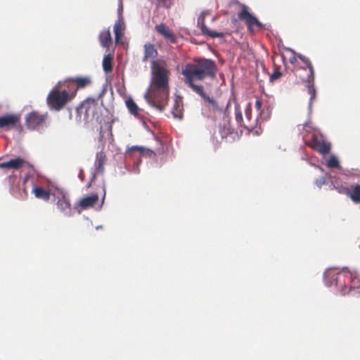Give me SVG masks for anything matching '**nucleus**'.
<instances>
[{"instance_id":"nucleus-2","label":"nucleus","mask_w":360,"mask_h":360,"mask_svg":"<svg viewBox=\"0 0 360 360\" xmlns=\"http://www.w3.org/2000/svg\"><path fill=\"white\" fill-rule=\"evenodd\" d=\"M151 70V86L144 97L149 105L162 112L169 99V71L155 60L152 61Z\"/></svg>"},{"instance_id":"nucleus-26","label":"nucleus","mask_w":360,"mask_h":360,"mask_svg":"<svg viewBox=\"0 0 360 360\" xmlns=\"http://www.w3.org/2000/svg\"><path fill=\"white\" fill-rule=\"evenodd\" d=\"M126 105L131 114L134 115H137L139 114V108L131 98L126 101Z\"/></svg>"},{"instance_id":"nucleus-16","label":"nucleus","mask_w":360,"mask_h":360,"mask_svg":"<svg viewBox=\"0 0 360 360\" xmlns=\"http://www.w3.org/2000/svg\"><path fill=\"white\" fill-rule=\"evenodd\" d=\"M56 205L58 209L65 216L70 217L71 215V203L69 198L66 195L63 193L60 197L58 198Z\"/></svg>"},{"instance_id":"nucleus-32","label":"nucleus","mask_w":360,"mask_h":360,"mask_svg":"<svg viewBox=\"0 0 360 360\" xmlns=\"http://www.w3.org/2000/svg\"><path fill=\"white\" fill-rule=\"evenodd\" d=\"M338 192L342 194L346 195L347 197L349 198L350 195V189H351V185L349 186H341L340 188H337Z\"/></svg>"},{"instance_id":"nucleus-8","label":"nucleus","mask_w":360,"mask_h":360,"mask_svg":"<svg viewBox=\"0 0 360 360\" xmlns=\"http://www.w3.org/2000/svg\"><path fill=\"white\" fill-rule=\"evenodd\" d=\"M91 84V79L89 76L72 77L65 81L68 89L72 94H74V97L76 96L78 89H84Z\"/></svg>"},{"instance_id":"nucleus-19","label":"nucleus","mask_w":360,"mask_h":360,"mask_svg":"<svg viewBox=\"0 0 360 360\" xmlns=\"http://www.w3.org/2000/svg\"><path fill=\"white\" fill-rule=\"evenodd\" d=\"M32 193L34 196L44 201H48L50 199L51 193L50 191L46 190L40 186H34L32 188Z\"/></svg>"},{"instance_id":"nucleus-14","label":"nucleus","mask_w":360,"mask_h":360,"mask_svg":"<svg viewBox=\"0 0 360 360\" xmlns=\"http://www.w3.org/2000/svg\"><path fill=\"white\" fill-rule=\"evenodd\" d=\"M27 165H29L28 162L23 158L17 157L8 161L1 162L0 169L18 170Z\"/></svg>"},{"instance_id":"nucleus-25","label":"nucleus","mask_w":360,"mask_h":360,"mask_svg":"<svg viewBox=\"0 0 360 360\" xmlns=\"http://www.w3.org/2000/svg\"><path fill=\"white\" fill-rule=\"evenodd\" d=\"M103 70L106 72H110L113 68V57L112 56L108 54L104 56L103 59Z\"/></svg>"},{"instance_id":"nucleus-5","label":"nucleus","mask_w":360,"mask_h":360,"mask_svg":"<svg viewBox=\"0 0 360 360\" xmlns=\"http://www.w3.org/2000/svg\"><path fill=\"white\" fill-rule=\"evenodd\" d=\"M101 107L98 101L94 98H87L76 108V121L77 122H89L94 120H98Z\"/></svg>"},{"instance_id":"nucleus-22","label":"nucleus","mask_w":360,"mask_h":360,"mask_svg":"<svg viewBox=\"0 0 360 360\" xmlns=\"http://www.w3.org/2000/svg\"><path fill=\"white\" fill-rule=\"evenodd\" d=\"M183 111L184 108L181 101L175 99L172 110V113L174 117L181 119L183 117Z\"/></svg>"},{"instance_id":"nucleus-30","label":"nucleus","mask_w":360,"mask_h":360,"mask_svg":"<svg viewBox=\"0 0 360 360\" xmlns=\"http://www.w3.org/2000/svg\"><path fill=\"white\" fill-rule=\"evenodd\" d=\"M236 120L240 126H243L245 121L243 119V115L238 104L235 106Z\"/></svg>"},{"instance_id":"nucleus-24","label":"nucleus","mask_w":360,"mask_h":360,"mask_svg":"<svg viewBox=\"0 0 360 360\" xmlns=\"http://www.w3.org/2000/svg\"><path fill=\"white\" fill-rule=\"evenodd\" d=\"M200 30L203 34L207 35L210 37L211 38H222L225 36V34L224 32H218L215 31L210 30L206 26L204 20H202V22L200 25Z\"/></svg>"},{"instance_id":"nucleus-21","label":"nucleus","mask_w":360,"mask_h":360,"mask_svg":"<svg viewBox=\"0 0 360 360\" xmlns=\"http://www.w3.org/2000/svg\"><path fill=\"white\" fill-rule=\"evenodd\" d=\"M99 41L102 46L109 49L112 44V37L110 29L101 32L99 34Z\"/></svg>"},{"instance_id":"nucleus-20","label":"nucleus","mask_w":360,"mask_h":360,"mask_svg":"<svg viewBox=\"0 0 360 360\" xmlns=\"http://www.w3.org/2000/svg\"><path fill=\"white\" fill-rule=\"evenodd\" d=\"M158 56V51L152 44H146L144 46V56L143 61H147L148 59H154Z\"/></svg>"},{"instance_id":"nucleus-31","label":"nucleus","mask_w":360,"mask_h":360,"mask_svg":"<svg viewBox=\"0 0 360 360\" xmlns=\"http://www.w3.org/2000/svg\"><path fill=\"white\" fill-rule=\"evenodd\" d=\"M281 76H282V72L280 70V68L274 67V72L270 77V80L271 81L276 80V79H279Z\"/></svg>"},{"instance_id":"nucleus-4","label":"nucleus","mask_w":360,"mask_h":360,"mask_svg":"<svg viewBox=\"0 0 360 360\" xmlns=\"http://www.w3.org/2000/svg\"><path fill=\"white\" fill-rule=\"evenodd\" d=\"M297 57L306 65V68H297L295 69V75L299 77L302 82L306 83V86L308 89V94L310 95L309 108L311 107V103L316 98V91L314 88V70L313 65L308 58L302 55L297 54Z\"/></svg>"},{"instance_id":"nucleus-10","label":"nucleus","mask_w":360,"mask_h":360,"mask_svg":"<svg viewBox=\"0 0 360 360\" xmlns=\"http://www.w3.org/2000/svg\"><path fill=\"white\" fill-rule=\"evenodd\" d=\"M238 17L240 20L245 22L250 30H252L254 26H257L259 29L263 27V25L255 16L249 12L248 8L245 5L242 6L241 11L238 13Z\"/></svg>"},{"instance_id":"nucleus-17","label":"nucleus","mask_w":360,"mask_h":360,"mask_svg":"<svg viewBox=\"0 0 360 360\" xmlns=\"http://www.w3.org/2000/svg\"><path fill=\"white\" fill-rule=\"evenodd\" d=\"M155 30L163 36L167 40L172 43H175L176 37L172 31L166 25L161 23L155 26Z\"/></svg>"},{"instance_id":"nucleus-33","label":"nucleus","mask_w":360,"mask_h":360,"mask_svg":"<svg viewBox=\"0 0 360 360\" xmlns=\"http://www.w3.org/2000/svg\"><path fill=\"white\" fill-rule=\"evenodd\" d=\"M290 50L292 51V56L290 57L289 61L291 64L293 65V64L296 63V62L297 60V56H295V53L292 50H291V49H290Z\"/></svg>"},{"instance_id":"nucleus-9","label":"nucleus","mask_w":360,"mask_h":360,"mask_svg":"<svg viewBox=\"0 0 360 360\" xmlns=\"http://www.w3.org/2000/svg\"><path fill=\"white\" fill-rule=\"evenodd\" d=\"M308 146L314 150L323 155L328 154L331 149V145L329 142L315 134L309 141Z\"/></svg>"},{"instance_id":"nucleus-35","label":"nucleus","mask_w":360,"mask_h":360,"mask_svg":"<svg viewBox=\"0 0 360 360\" xmlns=\"http://www.w3.org/2000/svg\"><path fill=\"white\" fill-rule=\"evenodd\" d=\"M79 178L82 180H84V174L83 169H80L79 174Z\"/></svg>"},{"instance_id":"nucleus-13","label":"nucleus","mask_w":360,"mask_h":360,"mask_svg":"<svg viewBox=\"0 0 360 360\" xmlns=\"http://www.w3.org/2000/svg\"><path fill=\"white\" fill-rule=\"evenodd\" d=\"M20 122V116L16 114H6L0 116V129L9 130L14 128Z\"/></svg>"},{"instance_id":"nucleus-23","label":"nucleus","mask_w":360,"mask_h":360,"mask_svg":"<svg viewBox=\"0 0 360 360\" xmlns=\"http://www.w3.org/2000/svg\"><path fill=\"white\" fill-rule=\"evenodd\" d=\"M350 191L349 198L353 202L360 204V184H352Z\"/></svg>"},{"instance_id":"nucleus-1","label":"nucleus","mask_w":360,"mask_h":360,"mask_svg":"<svg viewBox=\"0 0 360 360\" xmlns=\"http://www.w3.org/2000/svg\"><path fill=\"white\" fill-rule=\"evenodd\" d=\"M216 72L215 63L212 60L202 58L195 60L192 63H187L182 70V75L184 76V83L207 102L206 108L210 111L214 115H223L224 117L229 120L228 108L230 101H228L224 107L214 98L208 96L204 92L202 85L195 84L196 81H202L207 77H214Z\"/></svg>"},{"instance_id":"nucleus-15","label":"nucleus","mask_w":360,"mask_h":360,"mask_svg":"<svg viewBox=\"0 0 360 360\" xmlns=\"http://www.w3.org/2000/svg\"><path fill=\"white\" fill-rule=\"evenodd\" d=\"M245 123L243 124V127L248 129H254L259 127L257 116H252V105L249 103L245 108Z\"/></svg>"},{"instance_id":"nucleus-29","label":"nucleus","mask_w":360,"mask_h":360,"mask_svg":"<svg viewBox=\"0 0 360 360\" xmlns=\"http://www.w3.org/2000/svg\"><path fill=\"white\" fill-rule=\"evenodd\" d=\"M129 151H130V152L139 151L141 154L147 153L149 155H155L153 151H152L150 150H148V149H146V148H145L143 147L137 146H131L129 149Z\"/></svg>"},{"instance_id":"nucleus-27","label":"nucleus","mask_w":360,"mask_h":360,"mask_svg":"<svg viewBox=\"0 0 360 360\" xmlns=\"http://www.w3.org/2000/svg\"><path fill=\"white\" fill-rule=\"evenodd\" d=\"M122 22L121 21H117L115 25H114V32H115V41L117 43L119 42L120 38L122 37Z\"/></svg>"},{"instance_id":"nucleus-28","label":"nucleus","mask_w":360,"mask_h":360,"mask_svg":"<svg viewBox=\"0 0 360 360\" xmlns=\"http://www.w3.org/2000/svg\"><path fill=\"white\" fill-rule=\"evenodd\" d=\"M326 165L330 169H339L340 168V162L335 155H330L327 160Z\"/></svg>"},{"instance_id":"nucleus-36","label":"nucleus","mask_w":360,"mask_h":360,"mask_svg":"<svg viewBox=\"0 0 360 360\" xmlns=\"http://www.w3.org/2000/svg\"><path fill=\"white\" fill-rule=\"evenodd\" d=\"M105 193H104V195H103V198H105ZM103 200H104V199H103Z\"/></svg>"},{"instance_id":"nucleus-11","label":"nucleus","mask_w":360,"mask_h":360,"mask_svg":"<svg viewBox=\"0 0 360 360\" xmlns=\"http://www.w3.org/2000/svg\"><path fill=\"white\" fill-rule=\"evenodd\" d=\"M255 108L257 111V120L259 127H260L262 122L270 119L271 115V108L269 105H265L262 108V101L259 98H256Z\"/></svg>"},{"instance_id":"nucleus-12","label":"nucleus","mask_w":360,"mask_h":360,"mask_svg":"<svg viewBox=\"0 0 360 360\" xmlns=\"http://www.w3.org/2000/svg\"><path fill=\"white\" fill-rule=\"evenodd\" d=\"M106 155L103 151H100L96 153V160L94 163L95 172L92 174L91 182L89 187L91 186L92 181H95L96 175L102 174L104 172V165L106 162Z\"/></svg>"},{"instance_id":"nucleus-7","label":"nucleus","mask_w":360,"mask_h":360,"mask_svg":"<svg viewBox=\"0 0 360 360\" xmlns=\"http://www.w3.org/2000/svg\"><path fill=\"white\" fill-rule=\"evenodd\" d=\"M48 117V112L32 111L25 116V125L30 130H38L46 125Z\"/></svg>"},{"instance_id":"nucleus-3","label":"nucleus","mask_w":360,"mask_h":360,"mask_svg":"<svg viewBox=\"0 0 360 360\" xmlns=\"http://www.w3.org/2000/svg\"><path fill=\"white\" fill-rule=\"evenodd\" d=\"M326 284L328 286L335 285L338 287L342 295H346L356 288V284L360 283L358 273L347 267L341 269L331 268L324 274Z\"/></svg>"},{"instance_id":"nucleus-18","label":"nucleus","mask_w":360,"mask_h":360,"mask_svg":"<svg viewBox=\"0 0 360 360\" xmlns=\"http://www.w3.org/2000/svg\"><path fill=\"white\" fill-rule=\"evenodd\" d=\"M98 201V195L96 193L91 194V195H88L81 198L78 202L79 207H80L82 210H87L94 205H96Z\"/></svg>"},{"instance_id":"nucleus-6","label":"nucleus","mask_w":360,"mask_h":360,"mask_svg":"<svg viewBox=\"0 0 360 360\" xmlns=\"http://www.w3.org/2000/svg\"><path fill=\"white\" fill-rule=\"evenodd\" d=\"M73 98L74 94H72L70 90H60L54 87L48 94L46 103L50 110L59 111Z\"/></svg>"},{"instance_id":"nucleus-34","label":"nucleus","mask_w":360,"mask_h":360,"mask_svg":"<svg viewBox=\"0 0 360 360\" xmlns=\"http://www.w3.org/2000/svg\"><path fill=\"white\" fill-rule=\"evenodd\" d=\"M326 184V180H325V179L323 177H322L319 180L316 181V184L318 186H319L323 185V184Z\"/></svg>"}]
</instances>
